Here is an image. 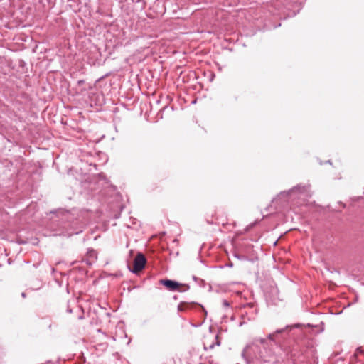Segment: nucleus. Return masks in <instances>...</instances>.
I'll return each instance as SVG.
<instances>
[{
	"mask_svg": "<svg viewBox=\"0 0 364 364\" xmlns=\"http://www.w3.org/2000/svg\"><path fill=\"white\" fill-rule=\"evenodd\" d=\"M160 282L171 291H176L181 286L177 282L169 279H161Z\"/></svg>",
	"mask_w": 364,
	"mask_h": 364,
	"instance_id": "nucleus-4",
	"label": "nucleus"
},
{
	"mask_svg": "<svg viewBox=\"0 0 364 364\" xmlns=\"http://www.w3.org/2000/svg\"><path fill=\"white\" fill-rule=\"evenodd\" d=\"M87 263L90 265H91L92 262H95L97 258V252L94 250H89L87 252Z\"/></svg>",
	"mask_w": 364,
	"mask_h": 364,
	"instance_id": "nucleus-5",
	"label": "nucleus"
},
{
	"mask_svg": "<svg viewBox=\"0 0 364 364\" xmlns=\"http://www.w3.org/2000/svg\"><path fill=\"white\" fill-rule=\"evenodd\" d=\"M267 341L264 338H256L250 344L246 346L242 351V356L247 361L262 360L270 361L272 351L267 347Z\"/></svg>",
	"mask_w": 364,
	"mask_h": 364,
	"instance_id": "nucleus-1",
	"label": "nucleus"
},
{
	"mask_svg": "<svg viewBox=\"0 0 364 364\" xmlns=\"http://www.w3.org/2000/svg\"><path fill=\"white\" fill-rule=\"evenodd\" d=\"M214 346H215V344H210V345L209 346V348H210V349H213V348H214Z\"/></svg>",
	"mask_w": 364,
	"mask_h": 364,
	"instance_id": "nucleus-10",
	"label": "nucleus"
},
{
	"mask_svg": "<svg viewBox=\"0 0 364 364\" xmlns=\"http://www.w3.org/2000/svg\"><path fill=\"white\" fill-rule=\"evenodd\" d=\"M146 260L143 254L139 253L136 255L134 260V267L132 272L137 273L142 270L146 264Z\"/></svg>",
	"mask_w": 364,
	"mask_h": 364,
	"instance_id": "nucleus-2",
	"label": "nucleus"
},
{
	"mask_svg": "<svg viewBox=\"0 0 364 364\" xmlns=\"http://www.w3.org/2000/svg\"><path fill=\"white\" fill-rule=\"evenodd\" d=\"M299 324L294 326H287L285 328L277 329L275 332L268 335V338L274 342H277L279 335L284 333L287 331L293 328L299 327Z\"/></svg>",
	"mask_w": 364,
	"mask_h": 364,
	"instance_id": "nucleus-3",
	"label": "nucleus"
},
{
	"mask_svg": "<svg viewBox=\"0 0 364 364\" xmlns=\"http://www.w3.org/2000/svg\"><path fill=\"white\" fill-rule=\"evenodd\" d=\"M68 311L69 313H71V312H72V310H71V309H68Z\"/></svg>",
	"mask_w": 364,
	"mask_h": 364,
	"instance_id": "nucleus-12",
	"label": "nucleus"
},
{
	"mask_svg": "<svg viewBox=\"0 0 364 364\" xmlns=\"http://www.w3.org/2000/svg\"><path fill=\"white\" fill-rule=\"evenodd\" d=\"M215 340H216V343H215V345L216 346H220V341L218 340V336L216 335L215 337Z\"/></svg>",
	"mask_w": 364,
	"mask_h": 364,
	"instance_id": "nucleus-8",
	"label": "nucleus"
},
{
	"mask_svg": "<svg viewBox=\"0 0 364 364\" xmlns=\"http://www.w3.org/2000/svg\"><path fill=\"white\" fill-rule=\"evenodd\" d=\"M21 296H22V297H23V298H24V297H26V294H25V293H22V294H21Z\"/></svg>",
	"mask_w": 364,
	"mask_h": 364,
	"instance_id": "nucleus-11",
	"label": "nucleus"
},
{
	"mask_svg": "<svg viewBox=\"0 0 364 364\" xmlns=\"http://www.w3.org/2000/svg\"><path fill=\"white\" fill-rule=\"evenodd\" d=\"M182 306H183L182 304L178 305V309L179 311H182L183 310Z\"/></svg>",
	"mask_w": 364,
	"mask_h": 364,
	"instance_id": "nucleus-9",
	"label": "nucleus"
},
{
	"mask_svg": "<svg viewBox=\"0 0 364 364\" xmlns=\"http://www.w3.org/2000/svg\"><path fill=\"white\" fill-rule=\"evenodd\" d=\"M309 186H303V187H301V186H296V187H294L291 191H294L295 190H299L301 191V193H304L305 191H308V188H309Z\"/></svg>",
	"mask_w": 364,
	"mask_h": 364,
	"instance_id": "nucleus-6",
	"label": "nucleus"
},
{
	"mask_svg": "<svg viewBox=\"0 0 364 364\" xmlns=\"http://www.w3.org/2000/svg\"><path fill=\"white\" fill-rule=\"evenodd\" d=\"M223 306L225 308H228L230 306V303L228 302V301L225 299L223 301Z\"/></svg>",
	"mask_w": 364,
	"mask_h": 364,
	"instance_id": "nucleus-7",
	"label": "nucleus"
}]
</instances>
